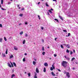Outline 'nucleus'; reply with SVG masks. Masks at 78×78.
Wrapping results in <instances>:
<instances>
[{
	"mask_svg": "<svg viewBox=\"0 0 78 78\" xmlns=\"http://www.w3.org/2000/svg\"><path fill=\"white\" fill-rule=\"evenodd\" d=\"M70 33H68V37H69V36H70Z\"/></svg>",
	"mask_w": 78,
	"mask_h": 78,
	"instance_id": "42",
	"label": "nucleus"
},
{
	"mask_svg": "<svg viewBox=\"0 0 78 78\" xmlns=\"http://www.w3.org/2000/svg\"><path fill=\"white\" fill-rule=\"evenodd\" d=\"M8 66H9V67H12V66H11V65L9 63H8Z\"/></svg>",
	"mask_w": 78,
	"mask_h": 78,
	"instance_id": "10",
	"label": "nucleus"
},
{
	"mask_svg": "<svg viewBox=\"0 0 78 78\" xmlns=\"http://www.w3.org/2000/svg\"><path fill=\"white\" fill-rule=\"evenodd\" d=\"M48 11H49V12H50V13H51V14L52 13V12H51V10H49Z\"/></svg>",
	"mask_w": 78,
	"mask_h": 78,
	"instance_id": "21",
	"label": "nucleus"
},
{
	"mask_svg": "<svg viewBox=\"0 0 78 78\" xmlns=\"http://www.w3.org/2000/svg\"><path fill=\"white\" fill-rule=\"evenodd\" d=\"M17 6H18V7H19V6H20L19 5H18Z\"/></svg>",
	"mask_w": 78,
	"mask_h": 78,
	"instance_id": "56",
	"label": "nucleus"
},
{
	"mask_svg": "<svg viewBox=\"0 0 78 78\" xmlns=\"http://www.w3.org/2000/svg\"><path fill=\"white\" fill-rule=\"evenodd\" d=\"M41 2H39L38 3V5H39V3H40Z\"/></svg>",
	"mask_w": 78,
	"mask_h": 78,
	"instance_id": "59",
	"label": "nucleus"
},
{
	"mask_svg": "<svg viewBox=\"0 0 78 78\" xmlns=\"http://www.w3.org/2000/svg\"><path fill=\"white\" fill-rule=\"evenodd\" d=\"M53 68H52V67H51V70H53Z\"/></svg>",
	"mask_w": 78,
	"mask_h": 78,
	"instance_id": "37",
	"label": "nucleus"
},
{
	"mask_svg": "<svg viewBox=\"0 0 78 78\" xmlns=\"http://www.w3.org/2000/svg\"><path fill=\"white\" fill-rule=\"evenodd\" d=\"M1 9L2 10H6V9H4L3 8H1Z\"/></svg>",
	"mask_w": 78,
	"mask_h": 78,
	"instance_id": "39",
	"label": "nucleus"
},
{
	"mask_svg": "<svg viewBox=\"0 0 78 78\" xmlns=\"http://www.w3.org/2000/svg\"><path fill=\"white\" fill-rule=\"evenodd\" d=\"M65 57L66 59H67V60H70V58L68 57H66V56H65Z\"/></svg>",
	"mask_w": 78,
	"mask_h": 78,
	"instance_id": "4",
	"label": "nucleus"
},
{
	"mask_svg": "<svg viewBox=\"0 0 78 78\" xmlns=\"http://www.w3.org/2000/svg\"><path fill=\"white\" fill-rule=\"evenodd\" d=\"M46 6H48H48H49L47 3H46Z\"/></svg>",
	"mask_w": 78,
	"mask_h": 78,
	"instance_id": "27",
	"label": "nucleus"
},
{
	"mask_svg": "<svg viewBox=\"0 0 78 78\" xmlns=\"http://www.w3.org/2000/svg\"><path fill=\"white\" fill-rule=\"evenodd\" d=\"M61 64L62 66L66 68L67 67V62L66 61H63L62 62Z\"/></svg>",
	"mask_w": 78,
	"mask_h": 78,
	"instance_id": "1",
	"label": "nucleus"
},
{
	"mask_svg": "<svg viewBox=\"0 0 78 78\" xmlns=\"http://www.w3.org/2000/svg\"><path fill=\"white\" fill-rule=\"evenodd\" d=\"M15 76L14 74H12V77H13V76Z\"/></svg>",
	"mask_w": 78,
	"mask_h": 78,
	"instance_id": "32",
	"label": "nucleus"
},
{
	"mask_svg": "<svg viewBox=\"0 0 78 78\" xmlns=\"http://www.w3.org/2000/svg\"><path fill=\"white\" fill-rule=\"evenodd\" d=\"M2 56L3 57H6V55H5V54H4L2 53Z\"/></svg>",
	"mask_w": 78,
	"mask_h": 78,
	"instance_id": "13",
	"label": "nucleus"
},
{
	"mask_svg": "<svg viewBox=\"0 0 78 78\" xmlns=\"http://www.w3.org/2000/svg\"><path fill=\"white\" fill-rule=\"evenodd\" d=\"M10 63L11 64V65L12 66V67H14V66H13V64H12V62H10Z\"/></svg>",
	"mask_w": 78,
	"mask_h": 78,
	"instance_id": "20",
	"label": "nucleus"
},
{
	"mask_svg": "<svg viewBox=\"0 0 78 78\" xmlns=\"http://www.w3.org/2000/svg\"><path fill=\"white\" fill-rule=\"evenodd\" d=\"M24 9H24V8H23L21 9V11H22V10H24Z\"/></svg>",
	"mask_w": 78,
	"mask_h": 78,
	"instance_id": "45",
	"label": "nucleus"
},
{
	"mask_svg": "<svg viewBox=\"0 0 78 78\" xmlns=\"http://www.w3.org/2000/svg\"><path fill=\"white\" fill-rule=\"evenodd\" d=\"M72 54H73V52L72 51H70V54L71 55H72Z\"/></svg>",
	"mask_w": 78,
	"mask_h": 78,
	"instance_id": "36",
	"label": "nucleus"
},
{
	"mask_svg": "<svg viewBox=\"0 0 78 78\" xmlns=\"http://www.w3.org/2000/svg\"><path fill=\"white\" fill-rule=\"evenodd\" d=\"M14 48L15 50H18V48H17V47H16V46H14Z\"/></svg>",
	"mask_w": 78,
	"mask_h": 78,
	"instance_id": "7",
	"label": "nucleus"
},
{
	"mask_svg": "<svg viewBox=\"0 0 78 78\" xmlns=\"http://www.w3.org/2000/svg\"><path fill=\"white\" fill-rule=\"evenodd\" d=\"M36 72L37 73H39V69H38V68H36Z\"/></svg>",
	"mask_w": 78,
	"mask_h": 78,
	"instance_id": "5",
	"label": "nucleus"
},
{
	"mask_svg": "<svg viewBox=\"0 0 78 78\" xmlns=\"http://www.w3.org/2000/svg\"><path fill=\"white\" fill-rule=\"evenodd\" d=\"M25 42H26L25 40H24L23 42V44H25Z\"/></svg>",
	"mask_w": 78,
	"mask_h": 78,
	"instance_id": "16",
	"label": "nucleus"
},
{
	"mask_svg": "<svg viewBox=\"0 0 78 78\" xmlns=\"http://www.w3.org/2000/svg\"><path fill=\"white\" fill-rule=\"evenodd\" d=\"M2 40H3V38H0V42H2Z\"/></svg>",
	"mask_w": 78,
	"mask_h": 78,
	"instance_id": "18",
	"label": "nucleus"
},
{
	"mask_svg": "<svg viewBox=\"0 0 78 78\" xmlns=\"http://www.w3.org/2000/svg\"><path fill=\"white\" fill-rule=\"evenodd\" d=\"M23 31H22L20 33V34L22 35V34H23Z\"/></svg>",
	"mask_w": 78,
	"mask_h": 78,
	"instance_id": "26",
	"label": "nucleus"
},
{
	"mask_svg": "<svg viewBox=\"0 0 78 78\" xmlns=\"http://www.w3.org/2000/svg\"><path fill=\"white\" fill-rule=\"evenodd\" d=\"M45 54V52H43L42 53V55H44Z\"/></svg>",
	"mask_w": 78,
	"mask_h": 78,
	"instance_id": "22",
	"label": "nucleus"
},
{
	"mask_svg": "<svg viewBox=\"0 0 78 78\" xmlns=\"http://www.w3.org/2000/svg\"><path fill=\"white\" fill-rule=\"evenodd\" d=\"M51 74L53 76H55V74L54 73H53V72H52L51 73Z\"/></svg>",
	"mask_w": 78,
	"mask_h": 78,
	"instance_id": "6",
	"label": "nucleus"
},
{
	"mask_svg": "<svg viewBox=\"0 0 78 78\" xmlns=\"http://www.w3.org/2000/svg\"><path fill=\"white\" fill-rule=\"evenodd\" d=\"M54 20H56L57 21V22H59V21H58V20L57 19H54Z\"/></svg>",
	"mask_w": 78,
	"mask_h": 78,
	"instance_id": "29",
	"label": "nucleus"
},
{
	"mask_svg": "<svg viewBox=\"0 0 78 78\" xmlns=\"http://www.w3.org/2000/svg\"><path fill=\"white\" fill-rule=\"evenodd\" d=\"M66 76H67V77L68 78H69L70 77V74H69V72H67L66 73Z\"/></svg>",
	"mask_w": 78,
	"mask_h": 78,
	"instance_id": "2",
	"label": "nucleus"
},
{
	"mask_svg": "<svg viewBox=\"0 0 78 78\" xmlns=\"http://www.w3.org/2000/svg\"><path fill=\"white\" fill-rule=\"evenodd\" d=\"M13 65L15 66V67H16V63H15V62H13Z\"/></svg>",
	"mask_w": 78,
	"mask_h": 78,
	"instance_id": "15",
	"label": "nucleus"
},
{
	"mask_svg": "<svg viewBox=\"0 0 78 78\" xmlns=\"http://www.w3.org/2000/svg\"><path fill=\"white\" fill-rule=\"evenodd\" d=\"M28 76H31V74H30V73H29L28 74Z\"/></svg>",
	"mask_w": 78,
	"mask_h": 78,
	"instance_id": "38",
	"label": "nucleus"
},
{
	"mask_svg": "<svg viewBox=\"0 0 78 78\" xmlns=\"http://www.w3.org/2000/svg\"><path fill=\"white\" fill-rule=\"evenodd\" d=\"M6 54H8V49H7L6 52H5Z\"/></svg>",
	"mask_w": 78,
	"mask_h": 78,
	"instance_id": "28",
	"label": "nucleus"
},
{
	"mask_svg": "<svg viewBox=\"0 0 78 78\" xmlns=\"http://www.w3.org/2000/svg\"><path fill=\"white\" fill-rule=\"evenodd\" d=\"M27 23H28L27 22L25 23V25H27Z\"/></svg>",
	"mask_w": 78,
	"mask_h": 78,
	"instance_id": "49",
	"label": "nucleus"
},
{
	"mask_svg": "<svg viewBox=\"0 0 78 78\" xmlns=\"http://www.w3.org/2000/svg\"><path fill=\"white\" fill-rule=\"evenodd\" d=\"M70 48V47H69V46H68V48Z\"/></svg>",
	"mask_w": 78,
	"mask_h": 78,
	"instance_id": "63",
	"label": "nucleus"
},
{
	"mask_svg": "<svg viewBox=\"0 0 78 78\" xmlns=\"http://www.w3.org/2000/svg\"><path fill=\"white\" fill-rule=\"evenodd\" d=\"M42 50L43 51H44V50H45V49H44V46L42 47Z\"/></svg>",
	"mask_w": 78,
	"mask_h": 78,
	"instance_id": "23",
	"label": "nucleus"
},
{
	"mask_svg": "<svg viewBox=\"0 0 78 78\" xmlns=\"http://www.w3.org/2000/svg\"><path fill=\"white\" fill-rule=\"evenodd\" d=\"M41 28L42 30H44V27H41Z\"/></svg>",
	"mask_w": 78,
	"mask_h": 78,
	"instance_id": "44",
	"label": "nucleus"
},
{
	"mask_svg": "<svg viewBox=\"0 0 78 78\" xmlns=\"http://www.w3.org/2000/svg\"><path fill=\"white\" fill-rule=\"evenodd\" d=\"M60 47L62 48H64V47H63V45H61Z\"/></svg>",
	"mask_w": 78,
	"mask_h": 78,
	"instance_id": "25",
	"label": "nucleus"
},
{
	"mask_svg": "<svg viewBox=\"0 0 78 78\" xmlns=\"http://www.w3.org/2000/svg\"><path fill=\"white\" fill-rule=\"evenodd\" d=\"M73 53H75V50H73Z\"/></svg>",
	"mask_w": 78,
	"mask_h": 78,
	"instance_id": "48",
	"label": "nucleus"
},
{
	"mask_svg": "<svg viewBox=\"0 0 78 78\" xmlns=\"http://www.w3.org/2000/svg\"><path fill=\"white\" fill-rule=\"evenodd\" d=\"M59 18L60 19H61V20H63V18H62L61 16H59Z\"/></svg>",
	"mask_w": 78,
	"mask_h": 78,
	"instance_id": "11",
	"label": "nucleus"
},
{
	"mask_svg": "<svg viewBox=\"0 0 78 78\" xmlns=\"http://www.w3.org/2000/svg\"><path fill=\"white\" fill-rule=\"evenodd\" d=\"M33 64L34 65H35V64H36V62L35 61H34L33 62Z\"/></svg>",
	"mask_w": 78,
	"mask_h": 78,
	"instance_id": "24",
	"label": "nucleus"
},
{
	"mask_svg": "<svg viewBox=\"0 0 78 78\" xmlns=\"http://www.w3.org/2000/svg\"><path fill=\"white\" fill-rule=\"evenodd\" d=\"M22 25V23H20V24H19V25Z\"/></svg>",
	"mask_w": 78,
	"mask_h": 78,
	"instance_id": "60",
	"label": "nucleus"
},
{
	"mask_svg": "<svg viewBox=\"0 0 78 78\" xmlns=\"http://www.w3.org/2000/svg\"><path fill=\"white\" fill-rule=\"evenodd\" d=\"M66 52L67 53H69V50L67 49L66 50Z\"/></svg>",
	"mask_w": 78,
	"mask_h": 78,
	"instance_id": "33",
	"label": "nucleus"
},
{
	"mask_svg": "<svg viewBox=\"0 0 78 78\" xmlns=\"http://www.w3.org/2000/svg\"><path fill=\"white\" fill-rule=\"evenodd\" d=\"M44 66H46V67H47V66H48V63H44Z\"/></svg>",
	"mask_w": 78,
	"mask_h": 78,
	"instance_id": "9",
	"label": "nucleus"
},
{
	"mask_svg": "<svg viewBox=\"0 0 78 78\" xmlns=\"http://www.w3.org/2000/svg\"><path fill=\"white\" fill-rule=\"evenodd\" d=\"M52 67L53 69H55V66H54V65H52Z\"/></svg>",
	"mask_w": 78,
	"mask_h": 78,
	"instance_id": "17",
	"label": "nucleus"
},
{
	"mask_svg": "<svg viewBox=\"0 0 78 78\" xmlns=\"http://www.w3.org/2000/svg\"><path fill=\"white\" fill-rule=\"evenodd\" d=\"M69 44H67V45H66V47H69Z\"/></svg>",
	"mask_w": 78,
	"mask_h": 78,
	"instance_id": "54",
	"label": "nucleus"
},
{
	"mask_svg": "<svg viewBox=\"0 0 78 78\" xmlns=\"http://www.w3.org/2000/svg\"><path fill=\"white\" fill-rule=\"evenodd\" d=\"M76 64H78V62H76Z\"/></svg>",
	"mask_w": 78,
	"mask_h": 78,
	"instance_id": "62",
	"label": "nucleus"
},
{
	"mask_svg": "<svg viewBox=\"0 0 78 78\" xmlns=\"http://www.w3.org/2000/svg\"><path fill=\"white\" fill-rule=\"evenodd\" d=\"M12 73H13V72H14V70H12Z\"/></svg>",
	"mask_w": 78,
	"mask_h": 78,
	"instance_id": "61",
	"label": "nucleus"
},
{
	"mask_svg": "<svg viewBox=\"0 0 78 78\" xmlns=\"http://www.w3.org/2000/svg\"><path fill=\"white\" fill-rule=\"evenodd\" d=\"M19 16H20V17H22L23 16V14H20Z\"/></svg>",
	"mask_w": 78,
	"mask_h": 78,
	"instance_id": "19",
	"label": "nucleus"
},
{
	"mask_svg": "<svg viewBox=\"0 0 78 78\" xmlns=\"http://www.w3.org/2000/svg\"><path fill=\"white\" fill-rule=\"evenodd\" d=\"M48 15H50V14H49V13L48 12Z\"/></svg>",
	"mask_w": 78,
	"mask_h": 78,
	"instance_id": "58",
	"label": "nucleus"
},
{
	"mask_svg": "<svg viewBox=\"0 0 78 78\" xmlns=\"http://www.w3.org/2000/svg\"><path fill=\"white\" fill-rule=\"evenodd\" d=\"M43 71H44V72H46V68H44Z\"/></svg>",
	"mask_w": 78,
	"mask_h": 78,
	"instance_id": "12",
	"label": "nucleus"
},
{
	"mask_svg": "<svg viewBox=\"0 0 78 78\" xmlns=\"http://www.w3.org/2000/svg\"><path fill=\"white\" fill-rule=\"evenodd\" d=\"M57 70H58L59 72H61V71L59 69H57Z\"/></svg>",
	"mask_w": 78,
	"mask_h": 78,
	"instance_id": "47",
	"label": "nucleus"
},
{
	"mask_svg": "<svg viewBox=\"0 0 78 78\" xmlns=\"http://www.w3.org/2000/svg\"><path fill=\"white\" fill-rule=\"evenodd\" d=\"M51 11H53V9L52 8H51Z\"/></svg>",
	"mask_w": 78,
	"mask_h": 78,
	"instance_id": "50",
	"label": "nucleus"
},
{
	"mask_svg": "<svg viewBox=\"0 0 78 78\" xmlns=\"http://www.w3.org/2000/svg\"><path fill=\"white\" fill-rule=\"evenodd\" d=\"M56 39H57V38H55V41H56Z\"/></svg>",
	"mask_w": 78,
	"mask_h": 78,
	"instance_id": "51",
	"label": "nucleus"
},
{
	"mask_svg": "<svg viewBox=\"0 0 78 78\" xmlns=\"http://www.w3.org/2000/svg\"><path fill=\"white\" fill-rule=\"evenodd\" d=\"M0 27H2V25L0 24Z\"/></svg>",
	"mask_w": 78,
	"mask_h": 78,
	"instance_id": "46",
	"label": "nucleus"
},
{
	"mask_svg": "<svg viewBox=\"0 0 78 78\" xmlns=\"http://www.w3.org/2000/svg\"><path fill=\"white\" fill-rule=\"evenodd\" d=\"M9 57H10L9 58L11 59V58H13L14 56H13V55H11Z\"/></svg>",
	"mask_w": 78,
	"mask_h": 78,
	"instance_id": "8",
	"label": "nucleus"
},
{
	"mask_svg": "<svg viewBox=\"0 0 78 78\" xmlns=\"http://www.w3.org/2000/svg\"><path fill=\"white\" fill-rule=\"evenodd\" d=\"M63 31L65 32V33H67V30H63Z\"/></svg>",
	"mask_w": 78,
	"mask_h": 78,
	"instance_id": "30",
	"label": "nucleus"
},
{
	"mask_svg": "<svg viewBox=\"0 0 78 78\" xmlns=\"http://www.w3.org/2000/svg\"><path fill=\"white\" fill-rule=\"evenodd\" d=\"M23 62H25V58H23Z\"/></svg>",
	"mask_w": 78,
	"mask_h": 78,
	"instance_id": "34",
	"label": "nucleus"
},
{
	"mask_svg": "<svg viewBox=\"0 0 78 78\" xmlns=\"http://www.w3.org/2000/svg\"><path fill=\"white\" fill-rule=\"evenodd\" d=\"M4 40L5 41H7V40L6 39V37H4Z\"/></svg>",
	"mask_w": 78,
	"mask_h": 78,
	"instance_id": "35",
	"label": "nucleus"
},
{
	"mask_svg": "<svg viewBox=\"0 0 78 78\" xmlns=\"http://www.w3.org/2000/svg\"><path fill=\"white\" fill-rule=\"evenodd\" d=\"M38 17L39 18V19L40 20V19H41V18H40V16H39V15H38Z\"/></svg>",
	"mask_w": 78,
	"mask_h": 78,
	"instance_id": "40",
	"label": "nucleus"
},
{
	"mask_svg": "<svg viewBox=\"0 0 78 78\" xmlns=\"http://www.w3.org/2000/svg\"><path fill=\"white\" fill-rule=\"evenodd\" d=\"M54 56L55 57H56L57 56V55L56 54H54Z\"/></svg>",
	"mask_w": 78,
	"mask_h": 78,
	"instance_id": "41",
	"label": "nucleus"
},
{
	"mask_svg": "<svg viewBox=\"0 0 78 78\" xmlns=\"http://www.w3.org/2000/svg\"><path fill=\"white\" fill-rule=\"evenodd\" d=\"M35 75L34 76V78H37V73L36 72H34Z\"/></svg>",
	"mask_w": 78,
	"mask_h": 78,
	"instance_id": "3",
	"label": "nucleus"
},
{
	"mask_svg": "<svg viewBox=\"0 0 78 78\" xmlns=\"http://www.w3.org/2000/svg\"><path fill=\"white\" fill-rule=\"evenodd\" d=\"M25 36L26 37H28V34H25Z\"/></svg>",
	"mask_w": 78,
	"mask_h": 78,
	"instance_id": "43",
	"label": "nucleus"
},
{
	"mask_svg": "<svg viewBox=\"0 0 78 78\" xmlns=\"http://www.w3.org/2000/svg\"><path fill=\"white\" fill-rule=\"evenodd\" d=\"M54 2H55V1H56V0H52Z\"/></svg>",
	"mask_w": 78,
	"mask_h": 78,
	"instance_id": "55",
	"label": "nucleus"
},
{
	"mask_svg": "<svg viewBox=\"0 0 78 78\" xmlns=\"http://www.w3.org/2000/svg\"><path fill=\"white\" fill-rule=\"evenodd\" d=\"M72 69H73V70H75V68H72Z\"/></svg>",
	"mask_w": 78,
	"mask_h": 78,
	"instance_id": "52",
	"label": "nucleus"
},
{
	"mask_svg": "<svg viewBox=\"0 0 78 78\" xmlns=\"http://www.w3.org/2000/svg\"><path fill=\"white\" fill-rule=\"evenodd\" d=\"M34 61H36V59H34Z\"/></svg>",
	"mask_w": 78,
	"mask_h": 78,
	"instance_id": "64",
	"label": "nucleus"
},
{
	"mask_svg": "<svg viewBox=\"0 0 78 78\" xmlns=\"http://www.w3.org/2000/svg\"><path fill=\"white\" fill-rule=\"evenodd\" d=\"M42 42H43V43H44V40L42 39Z\"/></svg>",
	"mask_w": 78,
	"mask_h": 78,
	"instance_id": "53",
	"label": "nucleus"
},
{
	"mask_svg": "<svg viewBox=\"0 0 78 78\" xmlns=\"http://www.w3.org/2000/svg\"><path fill=\"white\" fill-rule=\"evenodd\" d=\"M3 3V0H1V4L2 5Z\"/></svg>",
	"mask_w": 78,
	"mask_h": 78,
	"instance_id": "31",
	"label": "nucleus"
},
{
	"mask_svg": "<svg viewBox=\"0 0 78 78\" xmlns=\"http://www.w3.org/2000/svg\"><path fill=\"white\" fill-rule=\"evenodd\" d=\"M75 58L74 57L73 58L71 59V61H73V60H75Z\"/></svg>",
	"mask_w": 78,
	"mask_h": 78,
	"instance_id": "14",
	"label": "nucleus"
},
{
	"mask_svg": "<svg viewBox=\"0 0 78 78\" xmlns=\"http://www.w3.org/2000/svg\"><path fill=\"white\" fill-rule=\"evenodd\" d=\"M0 7L2 8V5H1V4H0Z\"/></svg>",
	"mask_w": 78,
	"mask_h": 78,
	"instance_id": "57",
	"label": "nucleus"
}]
</instances>
